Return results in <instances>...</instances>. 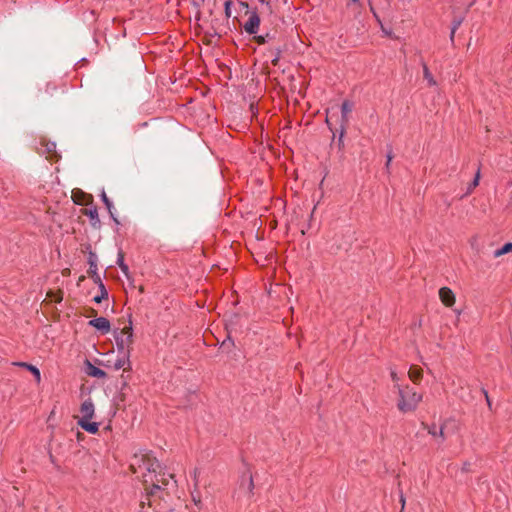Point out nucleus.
<instances>
[{
	"label": "nucleus",
	"mask_w": 512,
	"mask_h": 512,
	"mask_svg": "<svg viewBox=\"0 0 512 512\" xmlns=\"http://www.w3.org/2000/svg\"><path fill=\"white\" fill-rule=\"evenodd\" d=\"M397 392V408L404 414L414 412L423 400V395L410 386L397 385Z\"/></svg>",
	"instance_id": "obj_1"
},
{
	"label": "nucleus",
	"mask_w": 512,
	"mask_h": 512,
	"mask_svg": "<svg viewBox=\"0 0 512 512\" xmlns=\"http://www.w3.org/2000/svg\"><path fill=\"white\" fill-rule=\"evenodd\" d=\"M117 352L119 354L131 355V345L133 343V323L129 316L128 324L121 329L113 331Z\"/></svg>",
	"instance_id": "obj_2"
},
{
	"label": "nucleus",
	"mask_w": 512,
	"mask_h": 512,
	"mask_svg": "<svg viewBox=\"0 0 512 512\" xmlns=\"http://www.w3.org/2000/svg\"><path fill=\"white\" fill-rule=\"evenodd\" d=\"M81 417L77 420V424L86 432L96 434L99 430L100 424L92 422L95 415V406L91 398L86 399L80 406Z\"/></svg>",
	"instance_id": "obj_3"
},
{
	"label": "nucleus",
	"mask_w": 512,
	"mask_h": 512,
	"mask_svg": "<svg viewBox=\"0 0 512 512\" xmlns=\"http://www.w3.org/2000/svg\"><path fill=\"white\" fill-rule=\"evenodd\" d=\"M130 357L131 355L118 353L114 360H107L105 366L116 371L120 369H123L124 371H130L132 369Z\"/></svg>",
	"instance_id": "obj_4"
},
{
	"label": "nucleus",
	"mask_w": 512,
	"mask_h": 512,
	"mask_svg": "<svg viewBox=\"0 0 512 512\" xmlns=\"http://www.w3.org/2000/svg\"><path fill=\"white\" fill-rule=\"evenodd\" d=\"M353 110V103L350 100H344L341 105V125H340V138L344 136L346 125L349 120V114Z\"/></svg>",
	"instance_id": "obj_5"
},
{
	"label": "nucleus",
	"mask_w": 512,
	"mask_h": 512,
	"mask_svg": "<svg viewBox=\"0 0 512 512\" xmlns=\"http://www.w3.org/2000/svg\"><path fill=\"white\" fill-rule=\"evenodd\" d=\"M444 429V424L438 426L437 424L433 423L427 426L428 434L435 439L437 444H443L446 441Z\"/></svg>",
	"instance_id": "obj_6"
},
{
	"label": "nucleus",
	"mask_w": 512,
	"mask_h": 512,
	"mask_svg": "<svg viewBox=\"0 0 512 512\" xmlns=\"http://www.w3.org/2000/svg\"><path fill=\"white\" fill-rule=\"evenodd\" d=\"M89 274L96 284L103 283L101 276L98 273L97 256L94 252H90L88 256Z\"/></svg>",
	"instance_id": "obj_7"
},
{
	"label": "nucleus",
	"mask_w": 512,
	"mask_h": 512,
	"mask_svg": "<svg viewBox=\"0 0 512 512\" xmlns=\"http://www.w3.org/2000/svg\"><path fill=\"white\" fill-rule=\"evenodd\" d=\"M88 324L89 326L95 328L96 330L100 331L103 334H107L111 329L110 322L105 317H98L92 319L88 322Z\"/></svg>",
	"instance_id": "obj_8"
},
{
	"label": "nucleus",
	"mask_w": 512,
	"mask_h": 512,
	"mask_svg": "<svg viewBox=\"0 0 512 512\" xmlns=\"http://www.w3.org/2000/svg\"><path fill=\"white\" fill-rule=\"evenodd\" d=\"M260 25V18L256 11L251 12L248 21L244 25V29L248 34H255Z\"/></svg>",
	"instance_id": "obj_9"
},
{
	"label": "nucleus",
	"mask_w": 512,
	"mask_h": 512,
	"mask_svg": "<svg viewBox=\"0 0 512 512\" xmlns=\"http://www.w3.org/2000/svg\"><path fill=\"white\" fill-rule=\"evenodd\" d=\"M439 298L447 307L453 306L456 300L454 292L448 287H442L439 290Z\"/></svg>",
	"instance_id": "obj_10"
},
{
	"label": "nucleus",
	"mask_w": 512,
	"mask_h": 512,
	"mask_svg": "<svg viewBox=\"0 0 512 512\" xmlns=\"http://www.w3.org/2000/svg\"><path fill=\"white\" fill-rule=\"evenodd\" d=\"M86 373L91 377L99 379H104L106 377V372L93 365L90 361H86Z\"/></svg>",
	"instance_id": "obj_11"
},
{
	"label": "nucleus",
	"mask_w": 512,
	"mask_h": 512,
	"mask_svg": "<svg viewBox=\"0 0 512 512\" xmlns=\"http://www.w3.org/2000/svg\"><path fill=\"white\" fill-rule=\"evenodd\" d=\"M100 197L103 201V203L105 204L109 214L111 215V217L114 219L115 222L118 223L117 219L114 218V214H113V210H114V206L112 204V202L110 201V199L108 198L106 192L104 190L101 191V194H100Z\"/></svg>",
	"instance_id": "obj_12"
},
{
	"label": "nucleus",
	"mask_w": 512,
	"mask_h": 512,
	"mask_svg": "<svg viewBox=\"0 0 512 512\" xmlns=\"http://www.w3.org/2000/svg\"><path fill=\"white\" fill-rule=\"evenodd\" d=\"M423 76L429 86H431V87L437 86V81L435 80V78L431 74L428 66L425 63L423 64Z\"/></svg>",
	"instance_id": "obj_13"
},
{
	"label": "nucleus",
	"mask_w": 512,
	"mask_h": 512,
	"mask_svg": "<svg viewBox=\"0 0 512 512\" xmlns=\"http://www.w3.org/2000/svg\"><path fill=\"white\" fill-rule=\"evenodd\" d=\"M16 364L18 366L27 368L34 375L36 381L40 382L41 374H40V370L36 366H33L31 364H27V363H24V362H19V363H16Z\"/></svg>",
	"instance_id": "obj_14"
},
{
	"label": "nucleus",
	"mask_w": 512,
	"mask_h": 512,
	"mask_svg": "<svg viewBox=\"0 0 512 512\" xmlns=\"http://www.w3.org/2000/svg\"><path fill=\"white\" fill-rule=\"evenodd\" d=\"M512 253V242L504 244L501 248L494 251L493 256L498 258L504 254Z\"/></svg>",
	"instance_id": "obj_15"
},
{
	"label": "nucleus",
	"mask_w": 512,
	"mask_h": 512,
	"mask_svg": "<svg viewBox=\"0 0 512 512\" xmlns=\"http://www.w3.org/2000/svg\"><path fill=\"white\" fill-rule=\"evenodd\" d=\"M85 214L90 218L92 221L93 226H96L100 223L99 217H98V211L96 208L88 209Z\"/></svg>",
	"instance_id": "obj_16"
},
{
	"label": "nucleus",
	"mask_w": 512,
	"mask_h": 512,
	"mask_svg": "<svg viewBox=\"0 0 512 512\" xmlns=\"http://www.w3.org/2000/svg\"><path fill=\"white\" fill-rule=\"evenodd\" d=\"M408 375L412 381L417 382L422 378V370L418 368H411Z\"/></svg>",
	"instance_id": "obj_17"
},
{
	"label": "nucleus",
	"mask_w": 512,
	"mask_h": 512,
	"mask_svg": "<svg viewBox=\"0 0 512 512\" xmlns=\"http://www.w3.org/2000/svg\"><path fill=\"white\" fill-rule=\"evenodd\" d=\"M480 177H481L480 169H478L474 176L473 181L468 186L467 194H470L479 185Z\"/></svg>",
	"instance_id": "obj_18"
},
{
	"label": "nucleus",
	"mask_w": 512,
	"mask_h": 512,
	"mask_svg": "<svg viewBox=\"0 0 512 512\" xmlns=\"http://www.w3.org/2000/svg\"><path fill=\"white\" fill-rule=\"evenodd\" d=\"M117 264H118L119 268L121 269V271H122L125 275H128V273H129V268H128V266L124 263V256H123L122 252H119V253H118V257H117Z\"/></svg>",
	"instance_id": "obj_19"
},
{
	"label": "nucleus",
	"mask_w": 512,
	"mask_h": 512,
	"mask_svg": "<svg viewBox=\"0 0 512 512\" xmlns=\"http://www.w3.org/2000/svg\"><path fill=\"white\" fill-rule=\"evenodd\" d=\"M98 285H99V287H100L101 294H100V295H97V296H95V297L93 298V301H94L95 303H100V302L102 301V299H104V298H107V297H108V292H107V290L105 289L104 284H103V283H99Z\"/></svg>",
	"instance_id": "obj_20"
},
{
	"label": "nucleus",
	"mask_w": 512,
	"mask_h": 512,
	"mask_svg": "<svg viewBox=\"0 0 512 512\" xmlns=\"http://www.w3.org/2000/svg\"><path fill=\"white\" fill-rule=\"evenodd\" d=\"M461 23H462V19L454 20L452 23L451 32H450V41L452 43L454 42L455 33H456L457 29L460 27Z\"/></svg>",
	"instance_id": "obj_21"
},
{
	"label": "nucleus",
	"mask_w": 512,
	"mask_h": 512,
	"mask_svg": "<svg viewBox=\"0 0 512 512\" xmlns=\"http://www.w3.org/2000/svg\"><path fill=\"white\" fill-rule=\"evenodd\" d=\"M246 488H247L248 496H251L253 494V489H254V483H253L252 476H248V478L246 480Z\"/></svg>",
	"instance_id": "obj_22"
},
{
	"label": "nucleus",
	"mask_w": 512,
	"mask_h": 512,
	"mask_svg": "<svg viewBox=\"0 0 512 512\" xmlns=\"http://www.w3.org/2000/svg\"><path fill=\"white\" fill-rule=\"evenodd\" d=\"M390 377L392 379V381L394 382V387L397 389V385H400L399 384V376L396 372L395 369H390Z\"/></svg>",
	"instance_id": "obj_23"
},
{
	"label": "nucleus",
	"mask_w": 512,
	"mask_h": 512,
	"mask_svg": "<svg viewBox=\"0 0 512 512\" xmlns=\"http://www.w3.org/2000/svg\"><path fill=\"white\" fill-rule=\"evenodd\" d=\"M231 5H232V2L230 0L226 1L225 4H224L225 15H226L227 18L231 17Z\"/></svg>",
	"instance_id": "obj_24"
},
{
	"label": "nucleus",
	"mask_w": 512,
	"mask_h": 512,
	"mask_svg": "<svg viewBox=\"0 0 512 512\" xmlns=\"http://www.w3.org/2000/svg\"><path fill=\"white\" fill-rule=\"evenodd\" d=\"M192 500L194 502V504L198 507L201 506V499H200V496H195V495H192Z\"/></svg>",
	"instance_id": "obj_25"
},
{
	"label": "nucleus",
	"mask_w": 512,
	"mask_h": 512,
	"mask_svg": "<svg viewBox=\"0 0 512 512\" xmlns=\"http://www.w3.org/2000/svg\"><path fill=\"white\" fill-rule=\"evenodd\" d=\"M160 490V486L158 484H153L151 489L149 490V494H155L156 491Z\"/></svg>",
	"instance_id": "obj_26"
},
{
	"label": "nucleus",
	"mask_w": 512,
	"mask_h": 512,
	"mask_svg": "<svg viewBox=\"0 0 512 512\" xmlns=\"http://www.w3.org/2000/svg\"><path fill=\"white\" fill-rule=\"evenodd\" d=\"M55 148H56V144H55L54 142H51V143H48V144H47V151H48V152H52V151H54V150H55Z\"/></svg>",
	"instance_id": "obj_27"
},
{
	"label": "nucleus",
	"mask_w": 512,
	"mask_h": 512,
	"mask_svg": "<svg viewBox=\"0 0 512 512\" xmlns=\"http://www.w3.org/2000/svg\"><path fill=\"white\" fill-rule=\"evenodd\" d=\"M392 161V154H387V161H386V167H389L390 163Z\"/></svg>",
	"instance_id": "obj_28"
},
{
	"label": "nucleus",
	"mask_w": 512,
	"mask_h": 512,
	"mask_svg": "<svg viewBox=\"0 0 512 512\" xmlns=\"http://www.w3.org/2000/svg\"><path fill=\"white\" fill-rule=\"evenodd\" d=\"M272 1H273V0H260V2H261L262 4L267 5V6H270V4H271V2H272Z\"/></svg>",
	"instance_id": "obj_29"
},
{
	"label": "nucleus",
	"mask_w": 512,
	"mask_h": 512,
	"mask_svg": "<svg viewBox=\"0 0 512 512\" xmlns=\"http://www.w3.org/2000/svg\"><path fill=\"white\" fill-rule=\"evenodd\" d=\"M350 3H352V4H358V3H359V0H350Z\"/></svg>",
	"instance_id": "obj_30"
},
{
	"label": "nucleus",
	"mask_w": 512,
	"mask_h": 512,
	"mask_svg": "<svg viewBox=\"0 0 512 512\" xmlns=\"http://www.w3.org/2000/svg\"><path fill=\"white\" fill-rule=\"evenodd\" d=\"M485 396H486V399H487L488 404H490V401H489V397H488V393H487V392H485Z\"/></svg>",
	"instance_id": "obj_31"
},
{
	"label": "nucleus",
	"mask_w": 512,
	"mask_h": 512,
	"mask_svg": "<svg viewBox=\"0 0 512 512\" xmlns=\"http://www.w3.org/2000/svg\"><path fill=\"white\" fill-rule=\"evenodd\" d=\"M259 41H260V42H264V38H263V36H260V37H259Z\"/></svg>",
	"instance_id": "obj_32"
},
{
	"label": "nucleus",
	"mask_w": 512,
	"mask_h": 512,
	"mask_svg": "<svg viewBox=\"0 0 512 512\" xmlns=\"http://www.w3.org/2000/svg\"><path fill=\"white\" fill-rule=\"evenodd\" d=\"M386 35H390L391 33L388 30H385Z\"/></svg>",
	"instance_id": "obj_33"
},
{
	"label": "nucleus",
	"mask_w": 512,
	"mask_h": 512,
	"mask_svg": "<svg viewBox=\"0 0 512 512\" xmlns=\"http://www.w3.org/2000/svg\"><path fill=\"white\" fill-rule=\"evenodd\" d=\"M386 35H390L391 33L388 30H385Z\"/></svg>",
	"instance_id": "obj_34"
},
{
	"label": "nucleus",
	"mask_w": 512,
	"mask_h": 512,
	"mask_svg": "<svg viewBox=\"0 0 512 512\" xmlns=\"http://www.w3.org/2000/svg\"><path fill=\"white\" fill-rule=\"evenodd\" d=\"M509 186H512V180L508 183Z\"/></svg>",
	"instance_id": "obj_35"
}]
</instances>
